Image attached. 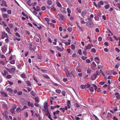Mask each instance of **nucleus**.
<instances>
[{"instance_id": "nucleus-3", "label": "nucleus", "mask_w": 120, "mask_h": 120, "mask_svg": "<svg viewBox=\"0 0 120 120\" xmlns=\"http://www.w3.org/2000/svg\"><path fill=\"white\" fill-rule=\"evenodd\" d=\"M102 67V64L98 65V75H100V73H101L104 76H105L104 74L101 71L102 69H101Z\"/></svg>"}, {"instance_id": "nucleus-42", "label": "nucleus", "mask_w": 120, "mask_h": 120, "mask_svg": "<svg viewBox=\"0 0 120 120\" xmlns=\"http://www.w3.org/2000/svg\"><path fill=\"white\" fill-rule=\"evenodd\" d=\"M6 78L7 79H11V75H7Z\"/></svg>"}, {"instance_id": "nucleus-1", "label": "nucleus", "mask_w": 120, "mask_h": 120, "mask_svg": "<svg viewBox=\"0 0 120 120\" xmlns=\"http://www.w3.org/2000/svg\"><path fill=\"white\" fill-rule=\"evenodd\" d=\"M58 19L60 21H65V19L64 16L62 14H58L57 16Z\"/></svg>"}, {"instance_id": "nucleus-46", "label": "nucleus", "mask_w": 120, "mask_h": 120, "mask_svg": "<svg viewBox=\"0 0 120 120\" xmlns=\"http://www.w3.org/2000/svg\"><path fill=\"white\" fill-rule=\"evenodd\" d=\"M67 10L68 13H71V11L69 8H68L67 9Z\"/></svg>"}, {"instance_id": "nucleus-49", "label": "nucleus", "mask_w": 120, "mask_h": 120, "mask_svg": "<svg viewBox=\"0 0 120 120\" xmlns=\"http://www.w3.org/2000/svg\"><path fill=\"white\" fill-rule=\"evenodd\" d=\"M91 51L92 52H93L94 53H95L96 52V51L95 49L94 48H93L91 50Z\"/></svg>"}, {"instance_id": "nucleus-39", "label": "nucleus", "mask_w": 120, "mask_h": 120, "mask_svg": "<svg viewBox=\"0 0 120 120\" xmlns=\"http://www.w3.org/2000/svg\"><path fill=\"white\" fill-rule=\"evenodd\" d=\"M10 63L12 64H14L15 63V61L14 60H12L10 61Z\"/></svg>"}, {"instance_id": "nucleus-8", "label": "nucleus", "mask_w": 120, "mask_h": 120, "mask_svg": "<svg viewBox=\"0 0 120 120\" xmlns=\"http://www.w3.org/2000/svg\"><path fill=\"white\" fill-rule=\"evenodd\" d=\"M91 85L89 83H87L85 85H82L80 86L81 88L83 89L86 88H89L91 86Z\"/></svg>"}, {"instance_id": "nucleus-33", "label": "nucleus", "mask_w": 120, "mask_h": 120, "mask_svg": "<svg viewBox=\"0 0 120 120\" xmlns=\"http://www.w3.org/2000/svg\"><path fill=\"white\" fill-rule=\"evenodd\" d=\"M47 3L49 5H50L52 4V2L51 0H48L47 1Z\"/></svg>"}, {"instance_id": "nucleus-59", "label": "nucleus", "mask_w": 120, "mask_h": 120, "mask_svg": "<svg viewBox=\"0 0 120 120\" xmlns=\"http://www.w3.org/2000/svg\"><path fill=\"white\" fill-rule=\"evenodd\" d=\"M72 29L71 27H69L68 29V30L70 32H71L72 31Z\"/></svg>"}, {"instance_id": "nucleus-58", "label": "nucleus", "mask_w": 120, "mask_h": 120, "mask_svg": "<svg viewBox=\"0 0 120 120\" xmlns=\"http://www.w3.org/2000/svg\"><path fill=\"white\" fill-rule=\"evenodd\" d=\"M21 109L19 108V107H18L16 109V110L18 112H19V111H21Z\"/></svg>"}, {"instance_id": "nucleus-6", "label": "nucleus", "mask_w": 120, "mask_h": 120, "mask_svg": "<svg viewBox=\"0 0 120 120\" xmlns=\"http://www.w3.org/2000/svg\"><path fill=\"white\" fill-rule=\"evenodd\" d=\"M5 38H8L7 34L6 33L5 31H3L2 32V34L1 38L2 39H4Z\"/></svg>"}, {"instance_id": "nucleus-30", "label": "nucleus", "mask_w": 120, "mask_h": 120, "mask_svg": "<svg viewBox=\"0 0 120 120\" xmlns=\"http://www.w3.org/2000/svg\"><path fill=\"white\" fill-rule=\"evenodd\" d=\"M60 111L58 110H57L55 112L54 111L53 112V114L54 115H56V114H58L59 113V112Z\"/></svg>"}, {"instance_id": "nucleus-48", "label": "nucleus", "mask_w": 120, "mask_h": 120, "mask_svg": "<svg viewBox=\"0 0 120 120\" xmlns=\"http://www.w3.org/2000/svg\"><path fill=\"white\" fill-rule=\"evenodd\" d=\"M111 71H106V74H108V75H109L110 74V73H111Z\"/></svg>"}, {"instance_id": "nucleus-54", "label": "nucleus", "mask_w": 120, "mask_h": 120, "mask_svg": "<svg viewBox=\"0 0 120 120\" xmlns=\"http://www.w3.org/2000/svg\"><path fill=\"white\" fill-rule=\"evenodd\" d=\"M31 94L33 96H34L35 94L33 91H32L30 92Z\"/></svg>"}, {"instance_id": "nucleus-12", "label": "nucleus", "mask_w": 120, "mask_h": 120, "mask_svg": "<svg viewBox=\"0 0 120 120\" xmlns=\"http://www.w3.org/2000/svg\"><path fill=\"white\" fill-rule=\"evenodd\" d=\"M7 48L5 46H4L2 47L1 50L3 52H5L7 50Z\"/></svg>"}, {"instance_id": "nucleus-34", "label": "nucleus", "mask_w": 120, "mask_h": 120, "mask_svg": "<svg viewBox=\"0 0 120 120\" xmlns=\"http://www.w3.org/2000/svg\"><path fill=\"white\" fill-rule=\"evenodd\" d=\"M56 4L60 8L61 7V5L60 4L59 2H56Z\"/></svg>"}, {"instance_id": "nucleus-45", "label": "nucleus", "mask_w": 120, "mask_h": 120, "mask_svg": "<svg viewBox=\"0 0 120 120\" xmlns=\"http://www.w3.org/2000/svg\"><path fill=\"white\" fill-rule=\"evenodd\" d=\"M30 0H28L26 2L27 4L29 6H31V4L30 3Z\"/></svg>"}, {"instance_id": "nucleus-15", "label": "nucleus", "mask_w": 120, "mask_h": 120, "mask_svg": "<svg viewBox=\"0 0 120 120\" xmlns=\"http://www.w3.org/2000/svg\"><path fill=\"white\" fill-rule=\"evenodd\" d=\"M8 74V72L5 70H4V72L3 71L2 73V75L4 76H5L7 74Z\"/></svg>"}, {"instance_id": "nucleus-40", "label": "nucleus", "mask_w": 120, "mask_h": 120, "mask_svg": "<svg viewBox=\"0 0 120 120\" xmlns=\"http://www.w3.org/2000/svg\"><path fill=\"white\" fill-rule=\"evenodd\" d=\"M41 10L40 8L38 6L37 7V8H36L35 11H39Z\"/></svg>"}, {"instance_id": "nucleus-56", "label": "nucleus", "mask_w": 120, "mask_h": 120, "mask_svg": "<svg viewBox=\"0 0 120 120\" xmlns=\"http://www.w3.org/2000/svg\"><path fill=\"white\" fill-rule=\"evenodd\" d=\"M78 53L80 54V55H82V52H81V49H79L78 51Z\"/></svg>"}, {"instance_id": "nucleus-16", "label": "nucleus", "mask_w": 120, "mask_h": 120, "mask_svg": "<svg viewBox=\"0 0 120 120\" xmlns=\"http://www.w3.org/2000/svg\"><path fill=\"white\" fill-rule=\"evenodd\" d=\"M2 16L4 19L9 18V15L8 14H2Z\"/></svg>"}, {"instance_id": "nucleus-11", "label": "nucleus", "mask_w": 120, "mask_h": 120, "mask_svg": "<svg viewBox=\"0 0 120 120\" xmlns=\"http://www.w3.org/2000/svg\"><path fill=\"white\" fill-rule=\"evenodd\" d=\"M96 66L94 62H93L91 64V67L93 70H96Z\"/></svg>"}, {"instance_id": "nucleus-57", "label": "nucleus", "mask_w": 120, "mask_h": 120, "mask_svg": "<svg viewBox=\"0 0 120 120\" xmlns=\"http://www.w3.org/2000/svg\"><path fill=\"white\" fill-rule=\"evenodd\" d=\"M82 53L85 56L87 54V52L86 50L83 51L82 52Z\"/></svg>"}, {"instance_id": "nucleus-55", "label": "nucleus", "mask_w": 120, "mask_h": 120, "mask_svg": "<svg viewBox=\"0 0 120 120\" xmlns=\"http://www.w3.org/2000/svg\"><path fill=\"white\" fill-rule=\"evenodd\" d=\"M7 13L9 14H11V11L10 10H8L7 11Z\"/></svg>"}, {"instance_id": "nucleus-9", "label": "nucleus", "mask_w": 120, "mask_h": 120, "mask_svg": "<svg viewBox=\"0 0 120 120\" xmlns=\"http://www.w3.org/2000/svg\"><path fill=\"white\" fill-rule=\"evenodd\" d=\"M93 45L92 44H88L87 46H86L84 48V50L86 51L87 50L90 49L91 47H93Z\"/></svg>"}, {"instance_id": "nucleus-26", "label": "nucleus", "mask_w": 120, "mask_h": 120, "mask_svg": "<svg viewBox=\"0 0 120 120\" xmlns=\"http://www.w3.org/2000/svg\"><path fill=\"white\" fill-rule=\"evenodd\" d=\"M1 11L2 12H6L7 10L6 8H2L1 9Z\"/></svg>"}, {"instance_id": "nucleus-38", "label": "nucleus", "mask_w": 120, "mask_h": 120, "mask_svg": "<svg viewBox=\"0 0 120 120\" xmlns=\"http://www.w3.org/2000/svg\"><path fill=\"white\" fill-rule=\"evenodd\" d=\"M62 94L64 96H65V94H66V92L64 90H63L62 91Z\"/></svg>"}, {"instance_id": "nucleus-25", "label": "nucleus", "mask_w": 120, "mask_h": 120, "mask_svg": "<svg viewBox=\"0 0 120 120\" xmlns=\"http://www.w3.org/2000/svg\"><path fill=\"white\" fill-rule=\"evenodd\" d=\"M26 83L28 86H31V83L30 81H26Z\"/></svg>"}, {"instance_id": "nucleus-52", "label": "nucleus", "mask_w": 120, "mask_h": 120, "mask_svg": "<svg viewBox=\"0 0 120 120\" xmlns=\"http://www.w3.org/2000/svg\"><path fill=\"white\" fill-rule=\"evenodd\" d=\"M60 110H62L64 112H65V109L63 108H60Z\"/></svg>"}, {"instance_id": "nucleus-20", "label": "nucleus", "mask_w": 120, "mask_h": 120, "mask_svg": "<svg viewBox=\"0 0 120 120\" xmlns=\"http://www.w3.org/2000/svg\"><path fill=\"white\" fill-rule=\"evenodd\" d=\"M2 96L4 97H7L8 95L6 94L3 92H1Z\"/></svg>"}, {"instance_id": "nucleus-43", "label": "nucleus", "mask_w": 120, "mask_h": 120, "mask_svg": "<svg viewBox=\"0 0 120 120\" xmlns=\"http://www.w3.org/2000/svg\"><path fill=\"white\" fill-rule=\"evenodd\" d=\"M109 4H107V5H105V8L106 9H108L109 8Z\"/></svg>"}, {"instance_id": "nucleus-37", "label": "nucleus", "mask_w": 120, "mask_h": 120, "mask_svg": "<svg viewBox=\"0 0 120 120\" xmlns=\"http://www.w3.org/2000/svg\"><path fill=\"white\" fill-rule=\"evenodd\" d=\"M107 116L108 117L111 118L112 117V114L110 113H108L107 114Z\"/></svg>"}, {"instance_id": "nucleus-21", "label": "nucleus", "mask_w": 120, "mask_h": 120, "mask_svg": "<svg viewBox=\"0 0 120 120\" xmlns=\"http://www.w3.org/2000/svg\"><path fill=\"white\" fill-rule=\"evenodd\" d=\"M27 105L29 106H30L31 107H34V105L33 104L31 103L30 102L28 101L27 102Z\"/></svg>"}, {"instance_id": "nucleus-64", "label": "nucleus", "mask_w": 120, "mask_h": 120, "mask_svg": "<svg viewBox=\"0 0 120 120\" xmlns=\"http://www.w3.org/2000/svg\"><path fill=\"white\" fill-rule=\"evenodd\" d=\"M102 40V38L101 37H99L98 38V40L99 41H101Z\"/></svg>"}, {"instance_id": "nucleus-18", "label": "nucleus", "mask_w": 120, "mask_h": 120, "mask_svg": "<svg viewBox=\"0 0 120 120\" xmlns=\"http://www.w3.org/2000/svg\"><path fill=\"white\" fill-rule=\"evenodd\" d=\"M64 71L66 73V76L68 75L69 73L68 69L67 68H64Z\"/></svg>"}, {"instance_id": "nucleus-27", "label": "nucleus", "mask_w": 120, "mask_h": 120, "mask_svg": "<svg viewBox=\"0 0 120 120\" xmlns=\"http://www.w3.org/2000/svg\"><path fill=\"white\" fill-rule=\"evenodd\" d=\"M5 30L7 31L9 34H11L10 32V29L8 27H7L5 28Z\"/></svg>"}, {"instance_id": "nucleus-50", "label": "nucleus", "mask_w": 120, "mask_h": 120, "mask_svg": "<svg viewBox=\"0 0 120 120\" xmlns=\"http://www.w3.org/2000/svg\"><path fill=\"white\" fill-rule=\"evenodd\" d=\"M71 48L72 50H74L75 49V47L74 45H71Z\"/></svg>"}, {"instance_id": "nucleus-47", "label": "nucleus", "mask_w": 120, "mask_h": 120, "mask_svg": "<svg viewBox=\"0 0 120 120\" xmlns=\"http://www.w3.org/2000/svg\"><path fill=\"white\" fill-rule=\"evenodd\" d=\"M15 110L13 109L12 108L10 109V111L12 113H13L15 112Z\"/></svg>"}, {"instance_id": "nucleus-51", "label": "nucleus", "mask_w": 120, "mask_h": 120, "mask_svg": "<svg viewBox=\"0 0 120 120\" xmlns=\"http://www.w3.org/2000/svg\"><path fill=\"white\" fill-rule=\"evenodd\" d=\"M45 7L44 6H43L41 7V10L43 11H45Z\"/></svg>"}, {"instance_id": "nucleus-24", "label": "nucleus", "mask_w": 120, "mask_h": 120, "mask_svg": "<svg viewBox=\"0 0 120 120\" xmlns=\"http://www.w3.org/2000/svg\"><path fill=\"white\" fill-rule=\"evenodd\" d=\"M6 90L10 93H12V90L10 88L7 87L6 88Z\"/></svg>"}, {"instance_id": "nucleus-53", "label": "nucleus", "mask_w": 120, "mask_h": 120, "mask_svg": "<svg viewBox=\"0 0 120 120\" xmlns=\"http://www.w3.org/2000/svg\"><path fill=\"white\" fill-rule=\"evenodd\" d=\"M0 64L2 65H4V61H0Z\"/></svg>"}, {"instance_id": "nucleus-61", "label": "nucleus", "mask_w": 120, "mask_h": 120, "mask_svg": "<svg viewBox=\"0 0 120 120\" xmlns=\"http://www.w3.org/2000/svg\"><path fill=\"white\" fill-rule=\"evenodd\" d=\"M21 65L20 64H19L17 65V68L19 69L21 68Z\"/></svg>"}, {"instance_id": "nucleus-13", "label": "nucleus", "mask_w": 120, "mask_h": 120, "mask_svg": "<svg viewBox=\"0 0 120 120\" xmlns=\"http://www.w3.org/2000/svg\"><path fill=\"white\" fill-rule=\"evenodd\" d=\"M2 4H0V5L2 6H4L6 7L7 6V3L4 0H2L1 1Z\"/></svg>"}, {"instance_id": "nucleus-5", "label": "nucleus", "mask_w": 120, "mask_h": 120, "mask_svg": "<svg viewBox=\"0 0 120 120\" xmlns=\"http://www.w3.org/2000/svg\"><path fill=\"white\" fill-rule=\"evenodd\" d=\"M86 24L87 26L90 28L92 27L93 25V23L91 21L87 22Z\"/></svg>"}, {"instance_id": "nucleus-19", "label": "nucleus", "mask_w": 120, "mask_h": 120, "mask_svg": "<svg viewBox=\"0 0 120 120\" xmlns=\"http://www.w3.org/2000/svg\"><path fill=\"white\" fill-rule=\"evenodd\" d=\"M44 110H46L48 109V106L47 104V103H44Z\"/></svg>"}, {"instance_id": "nucleus-32", "label": "nucleus", "mask_w": 120, "mask_h": 120, "mask_svg": "<svg viewBox=\"0 0 120 120\" xmlns=\"http://www.w3.org/2000/svg\"><path fill=\"white\" fill-rule=\"evenodd\" d=\"M56 92L57 94H60L61 92V90L60 89H56Z\"/></svg>"}, {"instance_id": "nucleus-28", "label": "nucleus", "mask_w": 120, "mask_h": 120, "mask_svg": "<svg viewBox=\"0 0 120 120\" xmlns=\"http://www.w3.org/2000/svg\"><path fill=\"white\" fill-rule=\"evenodd\" d=\"M35 100V102L38 103L39 102V100L38 98L37 97H36L35 98H34Z\"/></svg>"}, {"instance_id": "nucleus-62", "label": "nucleus", "mask_w": 120, "mask_h": 120, "mask_svg": "<svg viewBox=\"0 0 120 120\" xmlns=\"http://www.w3.org/2000/svg\"><path fill=\"white\" fill-rule=\"evenodd\" d=\"M32 88H30L29 87H27V89L29 92H30Z\"/></svg>"}, {"instance_id": "nucleus-14", "label": "nucleus", "mask_w": 120, "mask_h": 120, "mask_svg": "<svg viewBox=\"0 0 120 120\" xmlns=\"http://www.w3.org/2000/svg\"><path fill=\"white\" fill-rule=\"evenodd\" d=\"M43 111L45 113V114L46 116H47L50 114L48 109H46V110H43Z\"/></svg>"}, {"instance_id": "nucleus-10", "label": "nucleus", "mask_w": 120, "mask_h": 120, "mask_svg": "<svg viewBox=\"0 0 120 120\" xmlns=\"http://www.w3.org/2000/svg\"><path fill=\"white\" fill-rule=\"evenodd\" d=\"M98 71H96V74H94L91 77V79L92 80H94L96 78V75H98Z\"/></svg>"}, {"instance_id": "nucleus-23", "label": "nucleus", "mask_w": 120, "mask_h": 120, "mask_svg": "<svg viewBox=\"0 0 120 120\" xmlns=\"http://www.w3.org/2000/svg\"><path fill=\"white\" fill-rule=\"evenodd\" d=\"M71 105L70 103V100H68L67 104V106L69 109L70 108V105Z\"/></svg>"}, {"instance_id": "nucleus-41", "label": "nucleus", "mask_w": 120, "mask_h": 120, "mask_svg": "<svg viewBox=\"0 0 120 120\" xmlns=\"http://www.w3.org/2000/svg\"><path fill=\"white\" fill-rule=\"evenodd\" d=\"M2 115L4 116L6 118H8V115L5 112H3L2 113Z\"/></svg>"}, {"instance_id": "nucleus-4", "label": "nucleus", "mask_w": 120, "mask_h": 120, "mask_svg": "<svg viewBox=\"0 0 120 120\" xmlns=\"http://www.w3.org/2000/svg\"><path fill=\"white\" fill-rule=\"evenodd\" d=\"M67 76L70 77L71 80H74L75 78V75H74L72 71H71L70 73H69L68 75Z\"/></svg>"}, {"instance_id": "nucleus-2", "label": "nucleus", "mask_w": 120, "mask_h": 120, "mask_svg": "<svg viewBox=\"0 0 120 120\" xmlns=\"http://www.w3.org/2000/svg\"><path fill=\"white\" fill-rule=\"evenodd\" d=\"M93 86L90 87V89L89 90H88V91L89 93L92 94V92L94 91V89L95 90H96L97 89V86L94 84H93Z\"/></svg>"}, {"instance_id": "nucleus-29", "label": "nucleus", "mask_w": 120, "mask_h": 120, "mask_svg": "<svg viewBox=\"0 0 120 120\" xmlns=\"http://www.w3.org/2000/svg\"><path fill=\"white\" fill-rule=\"evenodd\" d=\"M28 45H29V49L31 51L32 50V43H29L28 44Z\"/></svg>"}, {"instance_id": "nucleus-36", "label": "nucleus", "mask_w": 120, "mask_h": 120, "mask_svg": "<svg viewBox=\"0 0 120 120\" xmlns=\"http://www.w3.org/2000/svg\"><path fill=\"white\" fill-rule=\"evenodd\" d=\"M42 75L45 77L47 79H49L50 78L48 76V75L46 74H43Z\"/></svg>"}, {"instance_id": "nucleus-7", "label": "nucleus", "mask_w": 120, "mask_h": 120, "mask_svg": "<svg viewBox=\"0 0 120 120\" xmlns=\"http://www.w3.org/2000/svg\"><path fill=\"white\" fill-rule=\"evenodd\" d=\"M6 69L7 71L11 73L14 72L15 71V68H11L10 69L6 68Z\"/></svg>"}, {"instance_id": "nucleus-63", "label": "nucleus", "mask_w": 120, "mask_h": 120, "mask_svg": "<svg viewBox=\"0 0 120 120\" xmlns=\"http://www.w3.org/2000/svg\"><path fill=\"white\" fill-rule=\"evenodd\" d=\"M44 19L45 20L48 22H49V19L47 18H44Z\"/></svg>"}, {"instance_id": "nucleus-31", "label": "nucleus", "mask_w": 120, "mask_h": 120, "mask_svg": "<svg viewBox=\"0 0 120 120\" xmlns=\"http://www.w3.org/2000/svg\"><path fill=\"white\" fill-rule=\"evenodd\" d=\"M20 76L21 77L25 79L26 78V75L24 74H21Z\"/></svg>"}, {"instance_id": "nucleus-22", "label": "nucleus", "mask_w": 120, "mask_h": 120, "mask_svg": "<svg viewBox=\"0 0 120 120\" xmlns=\"http://www.w3.org/2000/svg\"><path fill=\"white\" fill-rule=\"evenodd\" d=\"M56 49L58 50L60 52H61L62 51L64 50V48H61L58 46H57L56 47Z\"/></svg>"}, {"instance_id": "nucleus-60", "label": "nucleus", "mask_w": 120, "mask_h": 120, "mask_svg": "<svg viewBox=\"0 0 120 120\" xmlns=\"http://www.w3.org/2000/svg\"><path fill=\"white\" fill-rule=\"evenodd\" d=\"M105 83V82L103 81L99 83V84L101 85H102L104 84Z\"/></svg>"}, {"instance_id": "nucleus-17", "label": "nucleus", "mask_w": 120, "mask_h": 120, "mask_svg": "<svg viewBox=\"0 0 120 120\" xmlns=\"http://www.w3.org/2000/svg\"><path fill=\"white\" fill-rule=\"evenodd\" d=\"M60 11L62 13H66V9L65 8H61L60 9Z\"/></svg>"}, {"instance_id": "nucleus-35", "label": "nucleus", "mask_w": 120, "mask_h": 120, "mask_svg": "<svg viewBox=\"0 0 120 120\" xmlns=\"http://www.w3.org/2000/svg\"><path fill=\"white\" fill-rule=\"evenodd\" d=\"M21 13H22V15L25 16V17L26 19H28V16L26 15L25 14V13H24V12H22Z\"/></svg>"}, {"instance_id": "nucleus-44", "label": "nucleus", "mask_w": 120, "mask_h": 120, "mask_svg": "<svg viewBox=\"0 0 120 120\" xmlns=\"http://www.w3.org/2000/svg\"><path fill=\"white\" fill-rule=\"evenodd\" d=\"M17 107V106L16 105L13 104V108H12L15 110L16 109Z\"/></svg>"}]
</instances>
